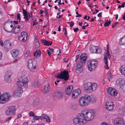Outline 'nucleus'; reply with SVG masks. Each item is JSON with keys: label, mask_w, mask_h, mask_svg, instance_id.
I'll list each match as a JSON object with an SVG mask.
<instances>
[{"label": "nucleus", "mask_w": 125, "mask_h": 125, "mask_svg": "<svg viewBox=\"0 0 125 125\" xmlns=\"http://www.w3.org/2000/svg\"><path fill=\"white\" fill-rule=\"evenodd\" d=\"M19 81L17 82V85L19 87L14 92L15 95L17 97L21 96L23 93V88L26 89L28 86V83L29 80L26 76H22L19 78Z\"/></svg>", "instance_id": "1"}, {"label": "nucleus", "mask_w": 125, "mask_h": 125, "mask_svg": "<svg viewBox=\"0 0 125 125\" xmlns=\"http://www.w3.org/2000/svg\"><path fill=\"white\" fill-rule=\"evenodd\" d=\"M95 112L93 110H87L86 109L82 110L81 113L83 119L85 122L92 120L94 117Z\"/></svg>", "instance_id": "2"}, {"label": "nucleus", "mask_w": 125, "mask_h": 125, "mask_svg": "<svg viewBox=\"0 0 125 125\" xmlns=\"http://www.w3.org/2000/svg\"><path fill=\"white\" fill-rule=\"evenodd\" d=\"M91 100L90 96L88 94H85L82 96L79 99L78 104L81 106H86L90 104Z\"/></svg>", "instance_id": "3"}, {"label": "nucleus", "mask_w": 125, "mask_h": 125, "mask_svg": "<svg viewBox=\"0 0 125 125\" xmlns=\"http://www.w3.org/2000/svg\"><path fill=\"white\" fill-rule=\"evenodd\" d=\"M37 61L35 60H29L27 62V66L30 71L32 72L37 71Z\"/></svg>", "instance_id": "4"}, {"label": "nucleus", "mask_w": 125, "mask_h": 125, "mask_svg": "<svg viewBox=\"0 0 125 125\" xmlns=\"http://www.w3.org/2000/svg\"><path fill=\"white\" fill-rule=\"evenodd\" d=\"M55 77L67 81L69 78L68 72L67 70H64L63 72H61L60 73H56L55 75Z\"/></svg>", "instance_id": "5"}, {"label": "nucleus", "mask_w": 125, "mask_h": 125, "mask_svg": "<svg viewBox=\"0 0 125 125\" xmlns=\"http://www.w3.org/2000/svg\"><path fill=\"white\" fill-rule=\"evenodd\" d=\"M83 117L81 113L78 114L77 117H74L73 119V122L74 124L75 125L77 124L81 125L84 124L85 122H84Z\"/></svg>", "instance_id": "6"}, {"label": "nucleus", "mask_w": 125, "mask_h": 125, "mask_svg": "<svg viewBox=\"0 0 125 125\" xmlns=\"http://www.w3.org/2000/svg\"><path fill=\"white\" fill-rule=\"evenodd\" d=\"M88 68V70L92 72L94 71L98 65V62L94 60H91L87 62Z\"/></svg>", "instance_id": "7"}, {"label": "nucleus", "mask_w": 125, "mask_h": 125, "mask_svg": "<svg viewBox=\"0 0 125 125\" xmlns=\"http://www.w3.org/2000/svg\"><path fill=\"white\" fill-rule=\"evenodd\" d=\"M107 55L108 58L109 59L111 57V56L110 53V51L109 49V46L108 44L107 45ZM104 62L105 63V65L104 66V68L106 69H109V67L108 66V59L107 58V54L106 53H105L104 55Z\"/></svg>", "instance_id": "8"}, {"label": "nucleus", "mask_w": 125, "mask_h": 125, "mask_svg": "<svg viewBox=\"0 0 125 125\" xmlns=\"http://www.w3.org/2000/svg\"><path fill=\"white\" fill-rule=\"evenodd\" d=\"M16 109L15 106H11L9 107L6 111L5 114L8 116H11L15 115Z\"/></svg>", "instance_id": "9"}, {"label": "nucleus", "mask_w": 125, "mask_h": 125, "mask_svg": "<svg viewBox=\"0 0 125 125\" xmlns=\"http://www.w3.org/2000/svg\"><path fill=\"white\" fill-rule=\"evenodd\" d=\"M10 96L9 94L8 93H5L1 95L0 92V103L4 104L6 103L9 100Z\"/></svg>", "instance_id": "10"}, {"label": "nucleus", "mask_w": 125, "mask_h": 125, "mask_svg": "<svg viewBox=\"0 0 125 125\" xmlns=\"http://www.w3.org/2000/svg\"><path fill=\"white\" fill-rule=\"evenodd\" d=\"M114 104L111 101L107 102L105 103V108L108 111H111L114 108Z\"/></svg>", "instance_id": "11"}, {"label": "nucleus", "mask_w": 125, "mask_h": 125, "mask_svg": "<svg viewBox=\"0 0 125 125\" xmlns=\"http://www.w3.org/2000/svg\"><path fill=\"white\" fill-rule=\"evenodd\" d=\"M3 28L6 31L10 32L13 29V26L12 25H10V23H7L5 24Z\"/></svg>", "instance_id": "12"}, {"label": "nucleus", "mask_w": 125, "mask_h": 125, "mask_svg": "<svg viewBox=\"0 0 125 125\" xmlns=\"http://www.w3.org/2000/svg\"><path fill=\"white\" fill-rule=\"evenodd\" d=\"M27 35L26 32L22 31L19 37V39L22 42H24L27 40Z\"/></svg>", "instance_id": "13"}, {"label": "nucleus", "mask_w": 125, "mask_h": 125, "mask_svg": "<svg viewBox=\"0 0 125 125\" xmlns=\"http://www.w3.org/2000/svg\"><path fill=\"white\" fill-rule=\"evenodd\" d=\"M53 99L55 100H57L61 98L63 96L62 92L60 91H57L54 94Z\"/></svg>", "instance_id": "14"}, {"label": "nucleus", "mask_w": 125, "mask_h": 125, "mask_svg": "<svg viewBox=\"0 0 125 125\" xmlns=\"http://www.w3.org/2000/svg\"><path fill=\"white\" fill-rule=\"evenodd\" d=\"M108 93L111 95L116 96L117 94V92L114 89L111 87H109L107 89Z\"/></svg>", "instance_id": "15"}, {"label": "nucleus", "mask_w": 125, "mask_h": 125, "mask_svg": "<svg viewBox=\"0 0 125 125\" xmlns=\"http://www.w3.org/2000/svg\"><path fill=\"white\" fill-rule=\"evenodd\" d=\"M4 48L5 50L8 51L11 49L12 44L11 42L8 40L5 41L4 42Z\"/></svg>", "instance_id": "16"}, {"label": "nucleus", "mask_w": 125, "mask_h": 125, "mask_svg": "<svg viewBox=\"0 0 125 125\" xmlns=\"http://www.w3.org/2000/svg\"><path fill=\"white\" fill-rule=\"evenodd\" d=\"M115 125H125L124 121L122 118H116L114 121Z\"/></svg>", "instance_id": "17"}, {"label": "nucleus", "mask_w": 125, "mask_h": 125, "mask_svg": "<svg viewBox=\"0 0 125 125\" xmlns=\"http://www.w3.org/2000/svg\"><path fill=\"white\" fill-rule=\"evenodd\" d=\"M19 51L17 49H14L10 51L13 57L15 59H17L19 56Z\"/></svg>", "instance_id": "18"}, {"label": "nucleus", "mask_w": 125, "mask_h": 125, "mask_svg": "<svg viewBox=\"0 0 125 125\" xmlns=\"http://www.w3.org/2000/svg\"><path fill=\"white\" fill-rule=\"evenodd\" d=\"M47 115L45 114L42 115L41 116H38L37 115H35L33 117V119L32 120V123L35 122V120H37L39 119L42 120L44 119H45L46 117H47Z\"/></svg>", "instance_id": "19"}, {"label": "nucleus", "mask_w": 125, "mask_h": 125, "mask_svg": "<svg viewBox=\"0 0 125 125\" xmlns=\"http://www.w3.org/2000/svg\"><path fill=\"white\" fill-rule=\"evenodd\" d=\"M81 93V90L79 89L74 90L72 93V98L73 99L76 98Z\"/></svg>", "instance_id": "20"}, {"label": "nucleus", "mask_w": 125, "mask_h": 125, "mask_svg": "<svg viewBox=\"0 0 125 125\" xmlns=\"http://www.w3.org/2000/svg\"><path fill=\"white\" fill-rule=\"evenodd\" d=\"M12 73L8 71L6 73L4 76L5 80L8 83H10L11 81V78L10 77Z\"/></svg>", "instance_id": "21"}, {"label": "nucleus", "mask_w": 125, "mask_h": 125, "mask_svg": "<svg viewBox=\"0 0 125 125\" xmlns=\"http://www.w3.org/2000/svg\"><path fill=\"white\" fill-rule=\"evenodd\" d=\"M92 85V83H91L88 82L85 84L84 86V89L86 91L90 92L91 87Z\"/></svg>", "instance_id": "22"}, {"label": "nucleus", "mask_w": 125, "mask_h": 125, "mask_svg": "<svg viewBox=\"0 0 125 125\" xmlns=\"http://www.w3.org/2000/svg\"><path fill=\"white\" fill-rule=\"evenodd\" d=\"M73 88V87L72 86H69L67 87L65 89L66 93L67 95L69 96L70 95Z\"/></svg>", "instance_id": "23"}, {"label": "nucleus", "mask_w": 125, "mask_h": 125, "mask_svg": "<svg viewBox=\"0 0 125 125\" xmlns=\"http://www.w3.org/2000/svg\"><path fill=\"white\" fill-rule=\"evenodd\" d=\"M86 54H82L80 57V60L81 62H83L85 63L86 59L87 58Z\"/></svg>", "instance_id": "24"}, {"label": "nucleus", "mask_w": 125, "mask_h": 125, "mask_svg": "<svg viewBox=\"0 0 125 125\" xmlns=\"http://www.w3.org/2000/svg\"><path fill=\"white\" fill-rule=\"evenodd\" d=\"M125 83L124 81L122 79H119L116 81V84L117 85L121 87L124 85Z\"/></svg>", "instance_id": "25"}, {"label": "nucleus", "mask_w": 125, "mask_h": 125, "mask_svg": "<svg viewBox=\"0 0 125 125\" xmlns=\"http://www.w3.org/2000/svg\"><path fill=\"white\" fill-rule=\"evenodd\" d=\"M97 47L91 45L90 46V50L93 53H96L97 52Z\"/></svg>", "instance_id": "26"}, {"label": "nucleus", "mask_w": 125, "mask_h": 125, "mask_svg": "<svg viewBox=\"0 0 125 125\" xmlns=\"http://www.w3.org/2000/svg\"><path fill=\"white\" fill-rule=\"evenodd\" d=\"M120 70L122 74L125 76V65H122L120 68Z\"/></svg>", "instance_id": "27"}, {"label": "nucleus", "mask_w": 125, "mask_h": 125, "mask_svg": "<svg viewBox=\"0 0 125 125\" xmlns=\"http://www.w3.org/2000/svg\"><path fill=\"white\" fill-rule=\"evenodd\" d=\"M98 87L97 84L95 83L92 84V85L91 87L90 92L95 91L96 89Z\"/></svg>", "instance_id": "28"}, {"label": "nucleus", "mask_w": 125, "mask_h": 125, "mask_svg": "<svg viewBox=\"0 0 125 125\" xmlns=\"http://www.w3.org/2000/svg\"><path fill=\"white\" fill-rule=\"evenodd\" d=\"M19 26L17 25L14 29L13 31L12 32V33L16 34L20 32V29L19 28Z\"/></svg>", "instance_id": "29"}, {"label": "nucleus", "mask_w": 125, "mask_h": 125, "mask_svg": "<svg viewBox=\"0 0 125 125\" xmlns=\"http://www.w3.org/2000/svg\"><path fill=\"white\" fill-rule=\"evenodd\" d=\"M69 107L71 109L74 110H77L78 109L77 105L75 104L70 105Z\"/></svg>", "instance_id": "30"}, {"label": "nucleus", "mask_w": 125, "mask_h": 125, "mask_svg": "<svg viewBox=\"0 0 125 125\" xmlns=\"http://www.w3.org/2000/svg\"><path fill=\"white\" fill-rule=\"evenodd\" d=\"M41 53V52L40 50H36L35 52L34 53V56L36 57H38L40 56Z\"/></svg>", "instance_id": "31"}, {"label": "nucleus", "mask_w": 125, "mask_h": 125, "mask_svg": "<svg viewBox=\"0 0 125 125\" xmlns=\"http://www.w3.org/2000/svg\"><path fill=\"white\" fill-rule=\"evenodd\" d=\"M83 70V68L82 67H77L76 70V72L78 73H81Z\"/></svg>", "instance_id": "32"}, {"label": "nucleus", "mask_w": 125, "mask_h": 125, "mask_svg": "<svg viewBox=\"0 0 125 125\" xmlns=\"http://www.w3.org/2000/svg\"><path fill=\"white\" fill-rule=\"evenodd\" d=\"M49 85L48 84L47 85L45 86L44 89V92L45 93H47L49 90Z\"/></svg>", "instance_id": "33"}, {"label": "nucleus", "mask_w": 125, "mask_h": 125, "mask_svg": "<svg viewBox=\"0 0 125 125\" xmlns=\"http://www.w3.org/2000/svg\"><path fill=\"white\" fill-rule=\"evenodd\" d=\"M81 61L79 60L78 62H77V67H83L84 65L85 64L84 63H83L82 62H81Z\"/></svg>", "instance_id": "34"}, {"label": "nucleus", "mask_w": 125, "mask_h": 125, "mask_svg": "<svg viewBox=\"0 0 125 125\" xmlns=\"http://www.w3.org/2000/svg\"><path fill=\"white\" fill-rule=\"evenodd\" d=\"M39 99H36L33 102V104L34 105L36 106L38 105L39 103Z\"/></svg>", "instance_id": "35"}, {"label": "nucleus", "mask_w": 125, "mask_h": 125, "mask_svg": "<svg viewBox=\"0 0 125 125\" xmlns=\"http://www.w3.org/2000/svg\"><path fill=\"white\" fill-rule=\"evenodd\" d=\"M52 43V41H45L44 42V44L46 46L51 45Z\"/></svg>", "instance_id": "36"}, {"label": "nucleus", "mask_w": 125, "mask_h": 125, "mask_svg": "<svg viewBox=\"0 0 125 125\" xmlns=\"http://www.w3.org/2000/svg\"><path fill=\"white\" fill-rule=\"evenodd\" d=\"M40 84L39 82L38 81L35 82L33 84V85L34 87H37L40 85Z\"/></svg>", "instance_id": "37"}, {"label": "nucleus", "mask_w": 125, "mask_h": 125, "mask_svg": "<svg viewBox=\"0 0 125 125\" xmlns=\"http://www.w3.org/2000/svg\"><path fill=\"white\" fill-rule=\"evenodd\" d=\"M111 21H108L105 23L104 24V26L105 27H107L111 23Z\"/></svg>", "instance_id": "38"}, {"label": "nucleus", "mask_w": 125, "mask_h": 125, "mask_svg": "<svg viewBox=\"0 0 125 125\" xmlns=\"http://www.w3.org/2000/svg\"><path fill=\"white\" fill-rule=\"evenodd\" d=\"M121 42L122 43H121L120 42V44H121L122 45L125 44V37L122 38Z\"/></svg>", "instance_id": "39"}, {"label": "nucleus", "mask_w": 125, "mask_h": 125, "mask_svg": "<svg viewBox=\"0 0 125 125\" xmlns=\"http://www.w3.org/2000/svg\"><path fill=\"white\" fill-rule=\"evenodd\" d=\"M31 55V54H30L29 52V51H27L25 53V57L27 58L28 56L29 57Z\"/></svg>", "instance_id": "40"}, {"label": "nucleus", "mask_w": 125, "mask_h": 125, "mask_svg": "<svg viewBox=\"0 0 125 125\" xmlns=\"http://www.w3.org/2000/svg\"><path fill=\"white\" fill-rule=\"evenodd\" d=\"M35 44V47L36 48H38L40 44L38 41H36Z\"/></svg>", "instance_id": "41"}, {"label": "nucleus", "mask_w": 125, "mask_h": 125, "mask_svg": "<svg viewBox=\"0 0 125 125\" xmlns=\"http://www.w3.org/2000/svg\"><path fill=\"white\" fill-rule=\"evenodd\" d=\"M46 117L45 118L46 121L47 122H51L50 119L47 116V115Z\"/></svg>", "instance_id": "42"}, {"label": "nucleus", "mask_w": 125, "mask_h": 125, "mask_svg": "<svg viewBox=\"0 0 125 125\" xmlns=\"http://www.w3.org/2000/svg\"><path fill=\"white\" fill-rule=\"evenodd\" d=\"M12 118L11 117H9L5 120V122H9Z\"/></svg>", "instance_id": "43"}, {"label": "nucleus", "mask_w": 125, "mask_h": 125, "mask_svg": "<svg viewBox=\"0 0 125 125\" xmlns=\"http://www.w3.org/2000/svg\"><path fill=\"white\" fill-rule=\"evenodd\" d=\"M29 115L30 116H33V117L35 116V114L33 113V112L31 111L29 113Z\"/></svg>", "instance_id": "44"}, {"label": "nucleus", "mask_w": 125, "mask_h": 125, "mask_svg": "<svg viewBox=\"0 0 125 125\" xmlns=\"http://www.w3.org/2000/svg\"><path fill=\"white\" fill-rule=\"evenodd\" d=\"M23 13L24 14V16L25 17L28 16V14L26 10L23 12Z\"/></svg>", "instance_id": "45"}, {"label": "nucleus", "mask_w": 125, "mask_h": 125, "mask_svg": "<svg viewBox=\"0 0 125 125\" xmlns=\"http://www.w3.org/2000/svg\"><path fill=\"white\" fill-rule=\"evenodd\" d=\"M102 50L100 49H98L97 47V52L96 53H101V52Z\"/></svg>", "instance_id": "46"}, {"label": "nucleus", "mask_w": 125, "mask_h": 125, "mask_svg": "<svg viewBox=\"0 0 125 125\" xmlns=\"http://www.w3.org/2000/svg\"><path fill=\"white\" fill-rule=\"evenodd\" d=\"M109 74V76L108 77V78L109 80V81L110 82L112 79V78L111 76L112 74L111 73H110Z\"/></svg>", "instance_id": "47"}, {"label": "nucleus", "mask_w": 125, "mask_h": 125, "mask_svg": "<svg viewBox=\"0 0 125 125\" xmlns=\"http://www.w3.org/2000/svg\"><path fill=\"white\" fill-rule=\"evenodd\" d=\"M17 26H19V28L20 29H22L24 27V25L23 24H22L20 25H17Z\"/></svg>", "instance_id": "48"}, {"label": "nucleus", "mask_w": 125, "mask_h": 125, "mask_svg": "<svg viewBox=\"0 0 125 125\" xmlns=\"http://www.w3.org/2000/svg\"><path fill=\"white\" fill-rule=\"evenodd\" d=\"M74 22L73 21H71L70 24V27H72L74 25Z\"/></svg>", "instance_id": "49"}, {"label": "nucleus", "mask_w": 125, "mask_h": 125, "mask_svg": "<svg viewBox=\"0 0 125 125\" xmlns=\"http://www.w3.org/2000/svg\"><path fill=\"white\" fill-rule=\"evenodd\" d=\"M120 88L123 89V90L124 91H125V84H124Z\"/></svg>", "instance_id": "50"}, {"label": "nucleus", "mask_w": 125, "mask_h": 125, "mask_svg": "<svg viewBox=\"0 0 125 125\" xmlns=\"http://www.w3.org/2000/svg\"><path fill=\"white\" fill-rule=\"evenodd\" d=\"M100 125H111L105 122H103L100 124Z\"/></svg>", "instance_id": "51"}, {"label": "nucleus", "mask_w": 125, "mask_h": 125, "mask_svg": "<svg viewBox=\"0 0 125 125\" xmlns=\"http://www.w3.org/2000/svg\"><path fill=\"white\" fill-rule=\"evenodd\" d=\"M20 14L19 13H18L17 15V19L19 20V21H20L21 20V18L20 17Z\"/></svg>", "instance_id": "52"}, {"label": "nucleus", "mask_w": 125, "mask_h": 125, "mask_svg": "<svg viewBox=\"0 0 125 125\" xmlns=\"http://www.w3.org/2000/svg\"><path fill=\"white\" fill-rule=\"evenodd\" d=\"M48 13L47 11H45V16L48 19V18L49 16L48 15Z\"/></svg>", "instance_id": "53"}, {"label": "nucleus", "mask_w": 125, "mask_h": 125, "mask_svg": "<svg viewBox=\"0 0 125 125\" xmlns=\"http://www.w3.org/2000/svg\"><path fill=\"white\" fill-rule=\"evenodd\" d=\"M63 30L64 31V34L65 35L67 34L66 29V28H64L63 29Z\"/></svg>", "instance_id": "54"}, {"label": "nucleus", "mask_w": 125, "mask_h": 125, "mask_svg": "<svg viewBox=\"0 0 125 125\" xmlns=\"http://www.w3.org/2000/svg\"><path fill=\"white\" fill-rule=\"evenodd\" d=\"M36 21L37 20H34V21H33V26L36 25L37 24L38 22H35V21Z\"/></svg>", "instance_id": "55"}, {"label": "nucleus", "mask_w": 125, "mask_h": 125, "mask_svg": "<svg viewBox=\"0 0 125 125\" xmlns=\"http://www.w3.org/2000/svg\"><path fill=\"white\" fill-rule=\"evenodd\" d=\"M69 60L67 58H64L63 60V61L64 62H68Z\"/></svg>", "instance_id": "56"}, {"label": "nucleus", "mask_w": 125, "mask_h": 125, "mask_svg": "<svg viewBox=\"0 0 125 125\" xmlns=\"http://www.w3.org/2000/svg\"><path fill=\"white\" fill-rule=\"evenodd\" d=\"M79 30L78 28H73V30L75 32H76L78 30Z\"/></svg>", "instance_id": "57"}, {"label": "nucleus", "mask_w": 125, "mask_h": 125, "mask_svg": "<svg viewBox=\"0 0 125 125\" xmlns=\"http://www.w3.org/2000/svg\"><path fill=\"white\" fill-rule=\"evenodd\" d=\"M47 51L48 52V53L49 56H51V53L48 50H47Z\"/></svg>", "instance_id": "58"}, {"label": "nucleus", "mask_w": 125, "mask_h": 125, "mask_svg": "<svg viewBox=\"0 0 125 125\" xmlns=\"http://www.w3.org/2000/svg\"><path fill=\"white\" fill-rule=\"evenodd\" d=\"M89 26V24H87V25H85L84 26H83L82 27V28L83 29H85V28L86 27H88Z\"/></svg>", "instance_id": "59"}, {"label": "nucleus", "mask_w": 125, "mask_h": 125, "mask_svg": "<svg viewBox=\"0 0 125 125\" xmlns=\"http://www.w3.org/2000/svg\"><path fill=\"white\" fill-rule=\"evenodd\" d=\"M32 16V14L31 13H29V18H31Z\"/></svg>", "instance_id": "60"}, {"label": "nucleus", "mask_w": 125, "mask_h": 125, "mask_svg": "<svg viewBox=\"0 0 125 125\" xmlns=\"http://www.w3.org/2000/svg\"><path fill=\"white\" fill-rule=\"evenodd\" d=\"M79 57V55H76V60H75V62H76L77 61V59H78V58Z\"/></svg>", "instance_id": "61"}, {"label": "nucleus", "mask_w": 125, "mask_h": 125, "mask_svg": "<svg viewBox=\"0 0 125 125\" xmlns=\"http://www.w3.org/2000/svg\"><path fill=\"white\" fill-rule=\"evenodd\" d=\"M91 101H92L93 102H95L96 101V98L95 97H94V98H91Z\"/></svg>", "instance_id": "62"}, {"label": "nucleus", "mask_w": 125, "mask_h": 125, "mask_svg": "<svg viewBox=\"0 0 125 125\" xmlns=\"http://www.w3.org/2000/svg\"><path fill=\"white\" fill-rule=\"evenodd\" d=\"M21 116L22 115L21 114H19L18 115L17 118L18 119L19 118L21 117Z\"/></svg>", "instance_id": "63"}, {"label": "nucleus", "mask_w": 125, "mask_h": 125, "mask_svg": "<svg viewBox=\"0 0 125 125\" xmlns=\"http://www.w3.org/2000/svg\"><path fill=\"white\" fill-rule=\"evenodd\" d=\"M43 12H44V11L42 10H41L40 11L39 14H42L43 13Z\"/></svg>", "instance_id": "64"}]
</instances>
